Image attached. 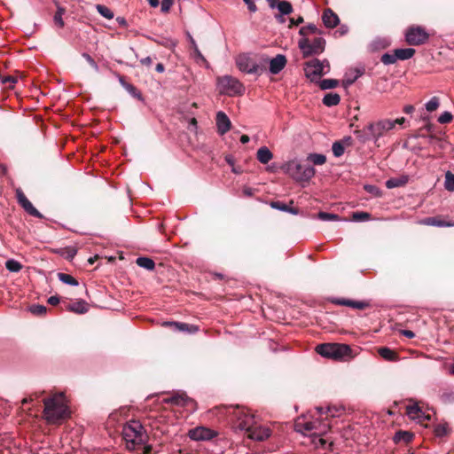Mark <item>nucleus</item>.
Returning a JSON list of instances; mask_svg holds the SVG:
<instances>
[{"mask_svg": "<svg viewBox=\"0 0 454 454\" xmlns=\"http://www.w3.org/2000/svg\"><path fill=\"white\" fill-rule=\"evenodd\" d=\"M233 424L236 429L245 431L247 437L257 442H263L270 436V429L257 425L254 417L246 412L242 408L231 407Z\"/></svg>", "mask_w": 454, "mask_h": 454, "instance_id": "f257e3e1", "label": "nucleus"}, {"mask_svg": "<svg viewBox=\"0 0 454 454\" xmlns=\"http://www.w3.org/2000/svg\"><path fill=\"white\" fill-rule=\"evenodd\" d=\"M43 419L48 424H61L70 417V410L63 393L53 394L43 398Z\"/></svg>", "mask_w": 454, "mask_h": 454, "instance_id": "f03ea898", "label": "nucleus"}, {"mask_svg": "<svg viewBox=\"0 0 454 454\" xmlns=\"http://www.w3.org/2000/svg\"><path fill=\"white\" fill-rule=\"evenodd\" d=\"M122 437L129 450L138 452V448L146 443L149 436L139 420L131 419L122 427Z\"/></svg>", "mask_w": 454, "mask_h": 454, "instance_id": "7ed1b4c3", "label": "nucleus"}, {"mask_svg": "<svg viewBox=\"0 0 454 454\" xmlns=\"http://www.w3.org/2000/svg\"><path fill=\"white\" fill-rule=\"evenodd\" d=\"M394 128L395 122L388 119H383L369 123L364 129H356L354 133L357 139L363 143L370 139H374L376 142Z\"/></svg>", "mask_w": 454, "mask_h": 454, "instance_id": "20e7f679", "label": "nucleus"}, {"mask_svg": "<svg viewBox=\"0 0 454 454\" xmlns=\"http://www.w3.org/2000/svg\"><path fill=\"white\" fill-rule=\"evenodd\" d=\"M267 60L250 53H242L237 56L236 65L244 73L261 75L266 69Z\"/></svg>", "mask_w": 454, "mask_h": 454, "instance_id": "39448f33", "label": "nucleus"}, {"mask_svg": "<svg viewBox=\"0 0 454 454\" xmlns=\"http://www.w3.org/2000/svg\"><path fill=\"white\" fill-rule=\"evenodd\" d=\"M316 351L322 356L336 361L351 356V348L341 343H323L316 347Z\"/></svg>", "mask_w": 454, "mask_h": 454, "instance_id": "423d86ee", "label": "nucleus"}, {"mask_svg": "<svg viewBox=\"0 0 454 454\" xmlns=\"http://www.w3.org/2000/svg\"><path fill=\"white\" fill-rule=\"evenodd\" d=\"M325 40L320 36L313 39H310L309 37H301L298 42V45L302 52L303 58L321 54L325 49Z\"/></svg>", "mask_w": 454, "mask_h": 454, "instance_id": "0eeeda50", "label": "nucleus"}, {"mask_svg": "<svg viewBox=\"0 0 454 454\" xmlns=\"http://www.w3.org/2000/svg\"><path fill=\"white\" fill-rule=\"evenodd\" d=\"M288 173L296 181H309L315 175V169L309 164H302L296 161H290L286 165Z\"/></svg>", "mask_w": 454, "mask_h": 454, "instance_id": "6e6552de", "label": "nucleus"}, {"mask_svg": "<svg viewBox=\"0 0 454 454\" xmlns=\"http://www.w3.org/2000/svg\"><path fill=\"white\" fill-rule=\"evenodd\" d=\"M429 38V33L421 26L412 25L405 31V41L411 46L425 44L428 42Z\"/></svg>", "mask_w": 454, "mask_h": 454, "instance_id": "1a4fd4ad", "label": "nucleus"}, {"mask_svg": "<svg viewBox=\"0 0 454 454\" xmlns=\"http://www.w3.org/2000/svg\"><path fill=\"white\" fill-rule=\"evenodd\" d=\"M217 83L221 93L241 95L245 90L243 84L237 78L230 75L218 77Z\"/></svg>", "mask_w": 454, "mask_h": 454, "instance_id": "9d476101", "label": "nucleus"}, {"mask_svg": "<svg viewBox=\"0 0 454 454\" xmlns=\"http://www.w3.org/2000/svg\"><path fill=\"white\" fill-rule=\"evenodd\" d=\"M325 64H326L329 68V62L326 59L320 61L317 59H313L306 62L304 68L306 76L309 78L311 82L316 81L325 74V72H324Z\"/></svg>", "mask_w": 454, "mask_h": 454, "instance_id": "9b49d317", "label": "nucleus"}, {"mask_svg": "<svg viewBox=\"0 0 454 454\" xmlns=\"http://www.w3.org/2000/svg\"><path fill=\"white\" fill-rule=\"evenodd\" d=\"M163 403L185 407L191 410L195 409L196 406V402L190 398L184 392L174 393L170 397L164 398Z\"/></svg>", "mask_w": 454, "mask_h": 454, "instance_id": "f8f14e48", "label": "nucleus"}, {"mask_svg": "<svg viewBox=\"0 0 454 454\" xmlns=\"http://www.w3.org/2000/svg\"><path fill=\"white\" fill-rule=\"evenodd\" d=\"M188 436L194 441H208L216 436V433L208 427H197L189 430Z\"/></svg>", "mask_w": 454, "mask_h": 454, "instance_id": "ddd939ff", "label": "nucleus"}, {"mask_svg": "<svg viewBox=\"0 0 454 454\" xmlns=\"http://www.w3.org/2000/svg\"><path fill=\"white\" fill-rule=\"evenodd\" d=\"M16 197L19 204L24 208V210L28 213L30 215L42 218V214L33 206V204L29 201V200L26 197L24 192L18 189L16 191Z\"/></svg>", "mask_w": 454, "mask_h": 454, "instance_id": "4468645a", "label": "nucleus"}, {"mask_svg": "<svg viewBox=\"0 0 454 454\" xmlns=\"http://www.w3.org/2000/svg\"><path fill=\"white\" fill-rule=\"evenodd\" d=\"M329 301L335 305L348 306L356 309H365L371 306L369 301H353L345 298H330Z\"/></svg>", "mask_w": 454, "mask_h": 454, "instance_id": "2eb2a0df", "label": "nucleus"}, {"mask_svg": "<svg viewBox=\"0 0 454 454\" xmlns=\"http://www.w3.org/2000/svg\"><path fill=\"white\" fill-rule=\"evenodd\" d=\"M421 225L436 226V227H451L454 226V223L450 221H445L441 215L425 217L419 222Z\"/></svg>", "mask_w": 454, "mask_h": 454, "instance_id": "dca6fc26", "label": "nucleus"}, {"mask_svg": "<svg viewBox=\"0 0 454 454\" xmlns=\"http://www.w3.org/2000/svg\"><path fill=\"white\" fill-rule=\"evenodd\" d=\"M162 325L178 332L196 333L198 331V326L181 322L166 321Z\"/></svg>", "mask_w": 454, "mask_h": 454, "instance_id": "f3484780", "label": "nucleus"}, {"mask_svg": "<svg viewBox=\"0 0 454 454\" xmlns=\"http://www.w3.org/2000/svg\"><path fill=\"white\" fill-rule=\"evenodd\" d=\"M215 121L219 134L223 135L230 130L231 122L229 117L226 115V114H224L222 111H219L216 114Z\"/></svg>", "mask_w": 454, "mask_h": 454, "instance_id": "a211bd4d", "label": "nucleus"}, {"mask_svg": "<svg viewBox=\"0 0 454 454\" xmlns=\"http://www.w3.org/2000/svg\"><path fill=\"white\" fill-rule=\"evenodd\" d=\"M65 309L76 314H84L89 310V305L83 300H77L73 302L65 303Z\"/></svg>", "mask_w": 454, "mask_h": 454, "instance_id": "6ab92c4d", "label": "nucleus"}, {"mask_svg": "<svg viewBox=\"0 0 454 454\" xmlns=\"http://www.w3.org/2000/svg\"><path fill=\"white\" fill-rule=\"evenodd\" d=\"M322 20L325 26L329 28L335 27L340 22L338 15L330 8H327L324 11Z\"/></svg>", "mask_w": 454, "mask_h": 454, "instance_id": "aec40b11", "label": "nucleus"}, {"mask_svg": "<svg viewBox=\"0 0 454 454\" xmlns=\"http://www.w3.org/2000/svg\"><path fill=\"white\" fill-rule=\"evenodd\" d=\"M286 65V58L282 54H278L270 60V72L273 74H278Z\"/></svg>", "mask_w": 454, "mask_h": 454, "instance_id": "412c9836", "label": "nucleus"}, {"mask_svg": "<svg viewBox=\"0 0 454 454\" xmlns=\"http://www.w3.org/2000/svg\"><path fill=\"white\" fill-rule=\"evenodd\" d=\"M320 422L316 421H307V422H296L295 423V430L297 432H301L302 434L309 433L314 430H317Z\"/></svg>", "mask_w": 454, "mask_h": 454, "instance_id": "4be33fe9", "label": "nucleus"}, {"mask_svg": "<svg viewBox=\"0 0 454 454\" xmlns=\"http://www.w3.org/2000/svg\"><path fill=\"white\" fill-rule=\"evenodd\" d=\"M378 354L386 361L394 362L398 360V354L387 347L379 348Z\"/></svg>", "mask_w": 454, "mask_h": 454, "instance_id": "5701e85b", "label": "nucleus"}, {"mask_svg": "<svg viewBox=\"0 0 454 454\" xmlns=\"http://www.w3.org/2000/svg\"><path fill=\"white\" fill-rule=\"evenodd\" d=\"M414 437V434L409 431H403V430H399L397 431L394 437H393V441L395 442V443H401V442H404V443H409L412 441Z\"/></svg>", "mask_w": 454, "mask_h": 454, "instance_id": "b1692460", "label": "nucleus"}, {"mask_svg": "<svg viewBox=\"0 0 454 454\" xmlns=\"http://www.w3.org/2000/svg\"><path fill=\"white\" fill-rule=\"evenodd\" d=\"M257 160L262 163L267 164L270 160H272L273 154L266 146H262L258 149L256 153Z\"/></svg>", "mask_w": 454, "mask_h": 454, "instance_id": "393cba45", "label": "nucleus"}, {"mask_svg": "<svg viewBox=\"0 0 454 454\" xmlns=\"http://www.w3.org/2000/svg\"><path fill=\"white\" fill-rule=\"evenodd\" d=\"M408 180H409V178L407 176L392 177L386 182V186L389 189L395 188V187H402V186H404L408 183Z\"/></svg>", "mask_w": 454, "mask_h": 454, "instance_id": "a878e982", "label": "nucleus"}, {"mask_svg": "<svg viewBox=\"0 0 454 454\" xmlns=\"http://www.w3.org/2000/svg\"><path fill=\"white\" fill-rule=\"evenodd\" d=\"M416 51L413 48H405V49H395V53L396 57V60H406L412 58L415 54Z\"/></svg>", "mask_w": 454, "mask_h": 454, "instance_id": "bb28decb", "label": "nucleus"}, {"mask_svg": "<svg viewBox=\"0 0 454 454\" xmlns=\"http://www.w3.org/2000/svg\"><path fill=\"white\" fill-rule=\"evenodd\" d=\"M299 34L302 37H309V35H321L322 31L319 28H317L316 25L309 24L308 26L302 27L300 29Z\"/></svg>", "mask_w": 454, "mask_h": 454, "instance_id": "cd10ccee", "label": "nucleus"}, {"mask_svg": "<svg viewBox=\"0 0 454 454\" xmlns=\"http://www.w3.org/2000/svg\"><path fill=\"white\" fill-rule=\"evenodd\" d=\"M66 13V8L60 5H57V12L53 16V22L58 27H64L65 22L63 20V15Z\"/></svg>", "mask_w": 454, "mask_h": 454, "instance_id": "c85d7f7f", "label": "nucleus"}, {"mask_svg": "<svg viewBox=\"0 0 454 454\" xmlns=\"http://www.w3.org/2000/svg\"><path fill=\"white\" fill-rule=\"evenodd\" d=\"M340 101V97L337 93H327L323 98V104L326 106H337Z\"/></svg>", "mask_w": 454, "mask_h": 454, "instance_id": "c756f323", "label": "nucleus"}, {"mask_svg": "<svg viewBox=\"0 0 454 454\" xmlns=\"http://www.w3.org/2000/svg\"><path fill=\"white\" fill-rule=\"evenodd\" d=\"M270 207L272 208H275V209H278L280 211H284V212H289L294 215H296L298 213L297 209L289 207V206H287L286 204H285L284 202L279 201V200L271 201Z\"/></svg>", "mask_w": 454, "mask_h": 454, "instance_id": "7c9ffc66", "label": "nucleus"}, {"mask_svg": "<svg viewBox=\"0 0 454 454\" xmlns=\"http://www.w3.org/2000/svg\"><path fill=\"white\" fill-rule=\"evenodd\" d=\"M136 263L139 267L145 268L148 270H153L155 268V262L149 257H138L136 260Z\"/></svg>", "mask_w": 454, "mask_h": 454, "instance_id": "2f4dec72", "label": "nucleus"}, {"mask_svg": "<svg viewBox=\"0 0 454 454\" xmlns=\"http://www.w3.org/2000/svg\"><path fill=\"white\" fill-rule=\"evenodd\" d=\"M282 15H289L293 12L294 9L290 2L279 1L276 6Z\"/></svg>", "mask_w": 454, "mask_h": 454, "instance_id": "473e14b6", "label": "nucleus"}, {"mask_svg": "<svg viewBox=\"0 0 454 454\" xmlns=\"http://www.w3.org/2000/svg\"><path fill=\"white\" fill-rule=\"evenodd\" d=\"M422 411L417 403L406 407V414L411 419L420 418Z\"/></svg>", "mask_w": 454, "mask_h": 454, "instance_id": "72a5a7b5", "label": "nucleus"}, {"mask_svg": "<svg viewBox=\"0 0 454 454\" xmlns=\"http://www.w3.org/2000/svg\"><path fill=\"white\" fill-rule=\"evenodd\" d=\"M121 83L122 86L135 98H140L141 93L138 91V90L132 84L127 82L124 81L123 77L120 79Z\"/></svg>", "mask_w": 454, "mask_h": 454, "instance_id": "f704fd0d", "label": "nucleus"}, {"mask_svg": "<svg viewBox=\"0 0 454 454\" xmlns=\"http://www.w3.org/2000/svg\"><path fill=\"white\" fill-rule=\"evenodd\" d=\"M58 278L61 282H63L67 285H70V286H77L78 285V281L73 276H71L69 274L59 272V273H58Z\"/></svg>", "mask_w": 454, "mask_h": 454, "instance_id": "c9c22d12", "label": "nucleus"}, {"mask_svg": "<svg viewBox=\"0 0 454 454\" xmlns=\"http://www.w3.org/2000/svg\"><path fill=\"white\" fill-rule=\"evenodd\" d=\"M308 160L315 165H323L326 161V157L324 154L310 153Z\"/></svg>", "mask_w": 454, "mask_h": 454, "instance_id": "e433bc0d", "label": "nucleus"}, {"mask_svg": "<svg viewBox=\"0 0 454 454\" xmlns=\"http://www.w3.org/2000/svg\"><path fill=\"white\" fill-rule=\"evenodd\" d=\"M5 268L11 272H19L22 269V265L18 261L11 259L6 261Z\"/></svg>", "mask_w": 454, "mask_h": 454, "instance_id": "4c0bfd02", "label": "nucleus"}, {"mask_svg": "<svg viewBox=\"0 0 454 454\" xmlns=\"http://www.w3.org/2000/svg\"><path fill=\"white\" fill-rule=\"evenodd\" d=\"M29 311L35 316H43L47 311V308L43 305L33 304L29 307Z\"/></svg>", "mask_w": 454, "mask_h": 454, "instance_id": "58836bf2", "label": "nucleus"}, {"mask_svg": "<svg viewBox=\"0 0 454 454\" xmlns=\"http://www.w3.org/2000/svg\"><path fill=\"white\" fill-rule=\"evenodd\" d=\"M339 82L335 79H324L320 82L319 87L322 90H328L335 88L338 85Z\"/></svg>", "mask_w": 454, "mask_h": 454, "instance_id": "ea45409f", "label": "nucleus"}, {"mask_svg": "<svg viewBox=\"0 0 454 454\" xmlns=\"http://www.w3.org/2000/svg\"><path fill=\"white\" fill-rule=\"evenodd\" d=\"M352 219L356 222H364L371 219V214L364 211H356L352 215Z\"/></svg>", "mask_w": 454, "mask_h": 454, "instance_id": "a19ab883", "label": "nucleus"}, {"mask_svg": "<svg viewBox=\"0 0 454 454\" xmlns=\"http://www.w3.org/2000/svg\"><path fill=\"white\" fill-rule=\"evenodd\" d=\"M445 189L450 192H454V174L448 171L445 174V184H444Z\"/></svg>", "mask_w": 454, "mask_h": 454, "instance_id": "79ce46f5", "label": "nucleus"}, {"mask_svg": "<svg viewBox=\"0 0 454 454\" xmlns=\"http://www.w3.org/2000/svg\"><path fill=\"white\" fill-rule=\"evenodd\" d=\"M98 12L107 20H111L114 18V12L106 6L102 4L97 5Z\"/></svg>", "mask_w": 454, "mask_h": 454, "instance_id": "37998d69", "label": "nucleus"}, {"mask_svg": "<svg viewBox=\"0 0 454 454\" xmlns=\"http://www.w3.org/2000/svg\"><path fill=\"white\" fill-rule=\"evenodd\" d=\"M333 153L335 157H340L343 155L345 147L339 141H335L332 146Z\"/></svg>", "mask_w": 454, "mask_h": 454, "instance_id": "c03bdc74", "label": "nucleus"}, {"mask_svg": "<svg viewBox=\"0 0 454 454\" xmlns=\"http://www.w3.org/2000/svg\"><path fill=\"white\" fill-rule=\"evenodd\" d=\"M439 98L437 97H433L427 104L426 109L428 112H434L439 107Z\"/></svg>", "mask_w": 454, "mask_h": 454, "instance_id": "a18cd8bd", "label": "nucleus"}, {"mask_svg": "<svg viewBox=\"0 0 454 454\" xmlns=\"http://www.w3.org/2000/svg\"><path fill=\"white\" fill-rule=\"evenodd\" d=\"M381 62L385 65H391L396 62L395 53L393 54L385 53L381 56Z\"/></svg>", "mask_w": 454, "mask_h": 454, "instance_id": "49530a36", "label": "nucleus"}, {"mask_svg": "<svg viewBox=\"0 0 454 454\" xmlns=\"http://www.w3.org/2000/svg\"><path fill=\"white\" fill-rule=\"evenodd\" d=\"M318 219L322 221H332V220H338L339 215L336 214H331L326 212H319L317 215Z\"/></svg>", "mask_w": 454, "mask_h": 454, "instance_id": "de8ad7c7", "label": "nucleus"}, {"mask_svg": "<svg viewBox=\"0 0 454 454\" xmlns=\"http://www.w3.org/2000/svg\"><path fill=\"white\" fill-rule=\"evenodd\" d=\"M453 119L452 114L450 112H444L442 113L439 118L438 121L442 124L450 123Z\"/></svg>", "mask_w": 454, "mask_h": 454, "instance_id": "09e8293b", "label": "nucleus"}, {"mask_svg": "<svg viewBox=\"0 0 454 454\" xmlns=\"http://www.w3.org/2000/svg\"><path fill=\"white\" fill-rule=\"evenodd\" d=\"M434 433L437 436L442 437L448 434L449 428L445 425H438L434 429Z\"/></svg>", "mask_w": 454, "mask_h": 454, "instance_id": "8fccbe9b", "label": "nucleus"}, {"mask_svg": "<svg viewBox=\"0 0 454 454\" xmlns=\"http://www.w3.org/2000/svg\"><path fill=\"white\" fill-rule=\"evenodd\" d=\"M441 397L444 403H452L454 402V392L450 390H446L442 392Z\"/></svg>", "mask_w": 454, "mask_h": 454, "instance_id": "3c124183", "label": "nucleus"}, {"mask_svg": "<svg viewBox=\"0 0 454 454\" xmlns=\"http://www.w3.org/2000/svg\"><path fill=\"white\" fill-rule=\"evenodd\" d=\"M141 451V454H153L156 453V451L153 450V447L150 444L145 443L144 445H141V448H138V452Z\"/></svg>", "mask_w": 454, "mask_h": 454, "instance_id": "603ef678", "label": "nucleus"}, {"mask_svg": "<svg viewBox=\"0 0 454 454\" xmlns=\"http://www.w3.org/2000/svg\"><path fill=\"white\" fill-rule=\"evenodd\" d=\"M174 4V0H162L160 4V9L162 12H168L171 6Z\"/></svg>", "mask_w": 454, "mask_h": 454, "instance_id": "864d4df0", "label": "nucleus"}, {"mask_svg": "<svg viewBox=\"0 0 454 454\" xmlns=\"http://www.w3.org/2000/svg\"><path fill=\"white\" fill-rule=\"evenodd\" d=\"M82 57L86 59V61L90 65V67L98 71V64L96 63V61L91 58L90 55H89L88 53H82Z\"/></svg>", "mask_w": 454, "mask_h": 454, "instance_id": "5fc2aeb1", "label": "nucleus"}, {"mask_svg": "<svg viewBox=\"0 0 454 454\" xmlns=\"http://www.w3.org/2000/svg\"><path fill=\"white\" fill-rule=\"evenodd\" d=\"M364 189L368 192L373 194L374 196H380V192L379 188L374 185H365Z\"/></svg>", "mask_w": 454, "mask_h": 454, "instance_id": "6e6d98bb", "label": "nucleus"}, {"mask_svg": "<svg viewBox=\"0 0 454 454\" xmlns=\"http://www.w3.org/2000/svg\"><path fill=\"white\" fill-rule=\"evenodd\" d=\"M75 254H76V249H74L73 247H67L66 248L65 257L67 260H72L74 257Z\"/></svg>", "mask_w": 454, "mask_h": 454, "instance_id": "4d7b16f0", "label": "nucleus"}, {"mask_svg": "<svg viewBox=\"0 0 454 454\" xmlns=\"http://www.w3.org/2000/svg\"><path fill=\"white\" fill-rule=\"evenodd\" d=\"M243 1L247 5V8L251 12H255L257 11V7H256L254 0H243Z\"/></svg>", "mask_w": 454, "mask_h": 454, "instance_id": "13d9d810", "label": "nucleus"}, {"mask_svg": "<svg viewBox=\"0 0 454 454\" xmlns=\"http://www.w3.org/2000/svg\"><path fill=\"white\" fill-rule=\"evenodd\" d=\"M304 20L303 17L300 16L298 19L294 20V18L290 19V24L289 27H293L294 26H299L300 24L303 23Z\"/></svg>", "mask_w": 454, "mask_h": 454, "instance_id": "bf43d9fd", "label": "nucleus"}, {"mask_svg": "<svg viewBox=\"0 0 454 454\" xmlns=\"http://www.w3.org/2000/svg\"><path fill=\"white\" fill-rule=\"evenodd\" d=\"M339 143H341L344 147H348L352 145L353 139L351 137H345L343 139L339 140Z\"/></svg>", "mask_w": 454, "mask_h": 454, "instance_id": "052dcab7", "label": "nucleus"}, {"mask_svg": "<svg viewBox=\"0 0 454 454\" xmlns=\"http://www.w3.org/2000/svg\"><path fill=\"white\" fill-rule=\"evenodd\" d=\"M192 43L194 44V53L196 57L200 59L203 62H206V59L203 57L200 50L198 49L197 45L195 44L194 41H192Z\"/></svg>", "mask_w": 454, "mask_h": 454, "instance_id": "680f3d73", "label": "nucleus"}, {"mask_svg": "<svg viewBox=\"0 0 454 454\" xmlns=\"http://www.w3.org/2000/svg\"><path fill=\"white\" fill-rule=\"evenodd\" d=\"M48 303L52 305V306H55L57 304L59 303V297L58 296H51L49 299H48Z\"/></svg>", "mask_w": 454, "mask_h": 454, "instance_id": "e2e57ef3", "label": "nucleus"}, {"mask_svg": "<svg viewBox=\"0 0 454 454\" xmlns=\"http://www.w3.org/2000/svg\"><path fill=\"white\" fill-rule=\"evenodd\" d=\"M17 82V78L13 77V76H5L4 79H3V83H15Z\"/></svg>", "mask_w": 454, "mask_h": 454, "instance_id": "0e129e2a", "label": "nucleus"}, {"mask_svg": "<svg viewBox=\"0 0 454 454\" xmlns=\"http://www.w3.org/2000/svg\"><path fill=\"white\" fill-rule=\"evenodd\" d=\"M38 397H39V394L34 393L30 395L29 398H24L22 400V404L27 403L28 402L33 401L34 399H37Z\"/></svg>", "mask_w": 454, "mask_h": 454, "instance_id": "69168bd1", "label": "nucleus"}, {"mask_svg": "<svg viewBox=\"0 0 454 454\" xmlns=\"http://www.w3.org/2000/svg\"><path fill=\"white\" fill-rule=\"evenodd\" d=\"M140 63L144 66H150L153 63V59L151 57L144 58L140 60Z\"/></svg>", "mask_w": 454, "mask_h": 454, "instance_id": "338daca9", "label": "nucleus"}, {"mask_svg": "<svg viewBox=\"0 0 454 454\" xmlns=\"http://www.w3.org/2000/svg\"><path fill=\"white\" fill-rule=\"evenodd\" d=\"M402 334L409 339H411L415 336V333L411 330H403Z\"/></svg>", "mask_w": 454, "mask_h": 454, "instance_id": "774afa93", "label": "nucleus"}]
</instances>
